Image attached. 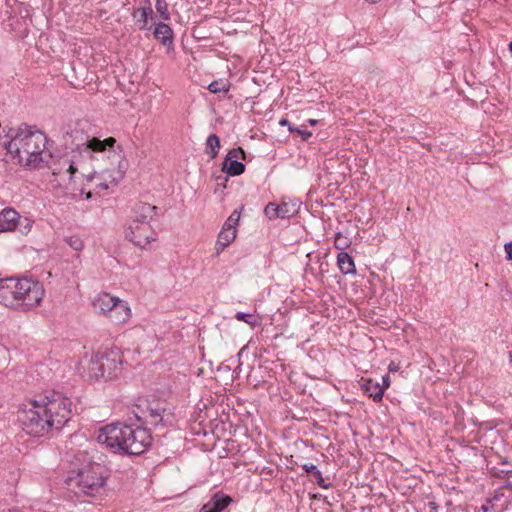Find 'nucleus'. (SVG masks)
I'll use <instances>...</instances> for the list:
<instances>
[{
    "instance_id": "1",
    "label": "nucleus",
    "mask_w": 512,
    "mask_h": 512,
    "mask_svg": "<svg viewBox=\"0 0 512 512\" xmlns=\"http://www.w3.org/2000/svg\"><path fill=\"white\" fill-rule=\"evenodd\" d=\"M72 415V401L59 392L40 395L23 404L18 420L23 431L33 437H43L59 431Z\"/></svg>"
},
{
    "instance_id": "2",
    "label": "nucleus",
    "mask_w": 512,
    "mask_h": 512,
    "mask_svg": "<svg viewBox=\"0 0 512 512\" xmlns=\"http://www.w3.org/2000/svg\"><path fill=\"white\" fill-rule=\"evenodd\" d=\"M46 146L45 134L26 124L11 135H0V147L11 155L15 163L29 168H40L47 163L51 155Z\"/></svg>"
},
{
    "instance_id": "3",
    "label": "nucleus",
    "mask_w": 512,
    "mask_h": 512,
    "mask_svg": "<svg viewBox=\"0 0 512 512\" xmlns=\"http://www.w3.org/2000/svg\"><path fill=\"white\" fill-rule=\"evenodd\" d=\"M96 440L114 453L130 455L142 454L152 443L147 429L120 422L101 427Z\"/></svg>"
},
{
    "instance_id": "4",
    "label": "nucleus",
    "mask_w": 512,
    "mask_h": 512,
    "mask_svg": "<svg viewBox=\"0 0 512 512\" xmlns=\"http://www.w3.org/2000/svg\"><path fill=\"white\" fill-rule=\"evenodd\" d=\"M43 285L32 279L9 277L0 279V303L20 311H28L42 301Z\"/></svg>"
},
{
    "instance_id": "5",
    "label": "nucleus",
    "mask_w": 512,
    "mask_h": 512,
    "mask_svg": "<svg viewBox=\"0 0 512 512\" xmlns=\"http://www.w3.org/2000/svg\"><path fill=\"white\" fill-rule=\"evenodd\" d=\"M116 139L108 137L104 140L99 138H87V140L78 144L75 149L72 150L70 158L61 159L58 164L53 168V174L62 176L68 175V179L71 180L76 173H80L82 176L85 175V166L92 159L93 153H108L122 151L120 146L115 148Z\"/></svg>"
},
{
    "instance_id": "6",
    "label": "nucleus",
    "mask_w": 512,
    "mask_h": 512,
    "mask_svg": "<svg viewBox=\"0 0 512 512\" xmlns=\"http://www.w3.org/2000/svg\"><path fill=\"white\" fill-rule=\"evenodd\" d=\"M107 478L108 471L103 464L87 460L84 456L81 466L70 472L66 482L80 493L95 496L104 488Z\"/></svg>"
},
{
    "instance_id": "7",
    "label": "nucleus",
    "mask_w": 512,
    "mask_h": 512,
    "mask_svg": "<svg viewBox=\"0 0 512 512\" xmlns=\"http://www.w3.org/2000/svg\"><path fill=\"white\" fill-rule=\"evenodd\" d=\"M33 226V220L21 216L14 208L7 207L0 211V233L18 231L27 235Z\"/></svg>"
},
{
    "instance_id": "8",
    "label": "nucleus",
    "mask_w": 512,
    "mask_h": 512,
    "mask_svg": "<svg viewBox=\"0 0 512 512\" xmlns=\"http://www.w3.org/2000/svg\"><path fill=\"white\" fill-rule=\"evenodd\" d=\"M125 237L135 246L145 249L157 239V233L147 221H132L125 231Z\"/></svg>"
},
{
    "instance_id": "9",
    "label": "nucleus",
    "mask_w": 512,
    "mask_h": 512,
    "mask_svg": "<svg viewBox=\"0 0 512 512\" xmlns=\"http://www.w3.org/2000/svg\"><path fill=\"white\" fill-rule=\"evenodd\" d=\"M100 362L103 364L105 377L109 378L122 364V352L118 347L104 348L98 350Z\"/></svg>"
},
{
    "instance_id": "10",
    "label": "nucleus",
    "mask_w": 512,
    "mask_h": 512,
    "mask_svg": "<svg viewBox=\"0 0 512 512\" xmlns=\"http://www.w3.org/2000/svg\"><path fill=\"white\" fill-rule=\"evenodd\" d=\"M299 203L296 201H282L280 204L270 202L264 209L265 215L269 219L290 218L298 212Z\"/></svg>"
},
{
    "instance_id": "11",
    "label": "nucleus",
    "mask_w": 512,
    "mask_h": 512,
    "mask_svg": "<svg viewBox=\"0 0 512 512\" xmlns=\"http://www.w3.org/2000/svg\"><path fill=\"white\" fill-rule=\"evenodd\" d=\"M361 387L364 393L371 397L374 402L382 401L385 387H382L378 381L371 378L363 379Z\"/></svg>"
},
{
    "instance_id": "12",
    "label": "nucleus",
    "mask_w": 512,
    "mask_h": 512,
    "mask_svg": "<svg viewBox=\"0 0 512 512\" xmlns=\"http://www.w3.org/2000/svg\"><path fill=\"white\" fill-rule=\"evenodd\" d=\"M119 298L111 296L109 293H101L92 301L95 310L101 313H110L115 307Z\"/></svg>"
},
{
    "instance_id": "13",
    "label": "nucleus",
    "mask_w": 512,
    "mask_h": 512,
    "mask_svg": "<svg viewBox=\"0 0 512 512\" xmlns=\"http://www.w3.org/2000/svg\"><path fill=\"white\" fill-rule=\"evenodd\" d=\"M98 351L91 354L87 363V374L90 379H106L105 371L103 370V364L100 362Z\"/></svg>"
},
{
    "instance_id": "14",
    "label": "nucleus",
    "mask_w": 512,
    "mask_h": 512,
    "mask_svg": "<svg viewBox=\"0 0 512 512\" xmlns=\"http://www.w3.org/2000/svg\"><path fill=\"white\" fill-rule=\"evenodd\" d=\"M231 501L229 496L217 493L203 506L201 512H222Z\"/></svg>"
},
{
    "instance_id": "15",
    "label": "nucleus",
    "mask_w": 512,
    "mask_h": 512,
    "mask_svg": "<svg viewBox=\"0 0 512 512\" xmlns=\"http://www.w3.org/2000/svg\"><path fill=\"white\" fill-rule=\"evenodd\" d=\"M131 316V310L127 303L118 299L115 307L110 312V318L115 323H125Z\"/></svg>"
},
{
    "instance_id": "16",
    "label": "nucleus",
    "mask_w": 512,
    "mask_h": 512,
    "mask_svg": "<svg viewBox=\"0 0 512 512\" xmlns=\"http://www.w3.org/2000/svg\"><path fill=\"white\" fill-rule=\"evenodd\" d=\"M154 37L164 46L173 44V31L168 24L157 23L154 28Z\"/></svg>"
},
{
    "instance_id": "17",
    "label": "nucleus",
    "mask_w": 512,
    "mask_h": 512,
    "mask_svg": "<svg viewBox=\"0 0 512 512\" xmlns=\"http://www.w3.org/2000/svg\"><path fill=\"white\" fill-rule=\"evenodd\" d=\"M236 233V229H232L230 227L223 225L220 233L218 234V239L216 242L217 253L224 250L234 241V239L236 238Z\"/></svg>"
},
{
    "instance_id": "18",
    "label": "nucleus",
    "mask_w": 512,
    "mask_h": 512,
    "mask_svg": "<svg viewBox=\"0 0 512 512\" xmlns=\"http://www.w3.org/2000/svg\"><path fill=\"white\" fill-rule=\"evenodd\" d=\"M157 207L148 203H141L136 207L135 218L132 221H150L156 215Z\"/></svg>"
},
{
    "instance_id": "19",
    "label": "nucleus",
    "mask_w": 512,
    "mask_h": 512,
    "mask_svg": "<svg viewBox=\"0 0 512 512\" xmlns=\"http://www.w3.org/2000/svg\"><path fill=\"white\" fill-rule=\"evenodd\" d=\"M337 264L343 274H356L353 258L346 252H340L337 256Z\"/></svg>"
},
{
    "instance_id": "20",
    "label": "nucleus",
    "mask_w": 512,
    "mask_h": 512,
    "mask_svg": "<svg viewBox=\"0 0 512 512\" xmlns=\"http://www.w3.org/2000/svg\"><path fill=\"white\" fill-rule=\"evenodd\" d=\"M223 170L230 176H238L245 170V165L238 160H225Z\"/></svg>"
},
{
    "instance_id": "21",
    "label": "nucleus",
    "mask_w": 512,
    "mask_h": 512,
    "mask_svg": "<svg viewBox=\"0 0 512 512\" xmlns=\"http://www.w3.org/2000/svg\"><path fill=\"white\" fill-rule=\"evenodd\" d=\"M220 148V140L217 135L211 134L208 136L206 140V154L210 156V158H215L218 154Z\"/></svg>"
},
{
    "instance_id": "22",
    "label": "nucleus",
    "mask_w": 512,
    "mask_h": 512,
    "mask_svg": "<svg viewBox=\"0 0 512 512\" xmlns=\"http://www.w3.org/2000/svg\"><path fill=\"white\" fill-rule=\"evenodd\" d=\"M140 13V17L137 19V23L139 24L140 30L148 29V19L152 18L153 10L150 6L141 7L137 10Z\"/></svg>"
},
{
    "instance_id": "23",
    "label": "nucleus",
    "mask_w": 512,
    "mask_h": 512,
    "mask_svg": "<svg viewBox=\"0 0 512 512\" xmlns=\"http://www.w3.org/2000/svg\"><path fill=\"white\" fill-rule=\"evenodd\" d=\"M229 88L230 83L228 82V80L223 79L215 80L211 82L208 86V90L214 94L227 93L229 91Z\"/></svg>"
},
{
    "instance_id": "24",
    "label": "nucleus",
    "mask_w": 512,
    "mask_h": 512,
    "mask_svg": "<svg viewBox=\"0 0 512 512\" xmlns=\"http://www.w3.org/2000/svg\"><path fill=\"white\" fill-rule=\"evenodd\" d=\"M235 318L238 321L247 323L252 328H255L260 325V320L257 317H255L253 314L237 312L235 314Z\"/></svg>"
},
{
    "instance_id": "25",
    "label": "nucleus",
    "mask_w": 512,
    "mask_h": 512,
    "mask_svg": "<svg viewBox=\"0 0 512 512\" xmlns=\"http://www.w3.org/2000/svg\"><path fill=\"white\" fill-rule=\"evenodd\" d=\"M147 413L148 414L145 417H146V421L149 424L158 426L162 423L163 416L161 415V413L158 409L150 408V409H148Z\"/></svg>"
},
{
    "instance_id": "26",
    "label": "nucleus",
    "mask_w": 512,
    "mask_h": 512,
    "mask_svg": "<svg viewBox=\"0 0 512 512\" xmlns=\"http://www.w3.org/2000/svg\"><path fill=\"white\" fill-rule=\"evenodd\" d=\"M155 8L163 20L167 21L170 19V13L166 0H156Z\"/></svg>"
},
{
    "instance_id": "27",
    "label": "nucleus",
    "mask_w": 512,
    "mask_h": 512,
    "mask_svg": "<svg viewBox=\"0 0 512 512\" xmlns=\"http://www.w3.org/2000/svg\"><path fill=\"white\" fill-rule=\"evenodd\" d=\"M65 242L75 251L80 252L84 248V243L79 236L72 235L65 238Z\"/></svg>"
},
{
    "instance_id": "28",
    "label": "nucleus",
    "mask_w": 512,
    "mask_h": 512,
    "mask_svg": "<svg viewBox=\"0 0 512 512\" xmlns=\"http://www.w3.org/2000/svg\"><path fill=\"white\" fill-rule=\"evenodd\" d=\"M240 214L236 210L231 213L228 219L224 222V226L236 229V225L239 221Z\"/></svg>"
},
{
    "instance_id": "29",
    "label": "nucleus",
    "mask_w": 512,
    "mask_h": 512,
    "mask_svg": "<svg viewBox=\"0 0 512 512\" xmlns=\"http://www.w3.org/2000/svg\"><path fill=\"white\" fill-rule=\"evenodd\" d=\"M245 152L242 150V148H234L231 149L225 160H238L239 158H244Z\"/></svg>"
},
{
    "instance_id": "30",
    "label": "nucleus",
    "mask_w": 512,
    "mask_h": 512,
    "mask_svg": "<svg viewBox=\"0 0 512 512\" xmlns=\"http://www.w3.org/2000/svg\"><path fill=\"white\" fill-rule=\"evenodd\" d=\"M334 245L339 250H344L348 246V241L341 233H337L334 240Z\"/></svg>"
},
{
    "instance_id": "31",
    "label": "nucleus",
    "mask_w": 512,
    "mask_h": 512,
    "mask_svg": "<svg viewBox=\"0 0 512 512\" xmlns=\"http://www.w3.org/2000/svg\"><path fill=\"white\" fill-rule=\"evenodd\" d=\"M289 131L297 133L304 141L308 140L312 135L311 132L297 127H289Z\"/></svg>"
},
{
    "instance_id": "32",
    "label": "nucleus",
    "mask_w": 512,
    "mask_h": 512,
    "mask_svg": "<svg viewBox=\"0 0 512 512\" xmlns=\"http://www.w3.org/2000/svg\"><path fill=\"white\" fill-rule=\"evenodd\" d=\"M314 478H315L316 483L318 484L319 487H321L323 489H328L329 488L330 484H328L325 481V479L322 476V473L319 470H315Z\"/></svg>"
},
{
    "instance_id": "33",
    "label": "nucleus",
    "mask_w": 512,
    "mask_h": 512,
    "mask_svg": "<svg viewBox=\"0 0 512 512\" xmlns=\"http://www.w3.org/2000/svg\"><path fill=\"white\" fill-rule=\"evenodd\" d=\"M302 469L305 470V472L315 475V470H318L317 467L312 463H305L302 465Z\"/></svg>"
},
{
    "instance_id": "34",
    "label": "nucleus",
    "mask_w": 512,
    "mask_h": 512,
    "mask_svg": "<svg viewBox=\"0 0 512 512\" xmlns=\"http://www.w3.org/2000/svg\"><path fill=\"white\" fill-rule=\"evenodd\" d=\"M382 382L383 384L381 385L382 387H385V390L390 386V378H389V375H384L382 377Z\"/></svg>"
},
{
    "instance_id": "35",
    "label": "nucleus",
    "mask_w": 512,
    "mask_h": 512,
    "mask_svg": "<svg viewBox=\"0 0 512 512\" xmlns=\"http://www.w3.org/2000/svg\"><path fill=\"white\" fill-rule=\"evenodd\" d=\"M505 250L509 259H512V243H508L505 245Z\"/></svg>"
},
{
    "instance_id": "36",
    "label": "nucleus",
    "mask_w": 512,
    "mask_h": 512,
    "mask_svg": "<svg viewBox=\"0 0 512 512\" xmlns=\"http://www.w3.org/2000/svg\"><path fill=\"white\" fill-rule=\"evenodd\" d=\"M279 124H280L281 126H287L288 128H289V127H292V126H291V124H290V122L288 121V119H285V118L281 119V120L279 121Z\"/></svg>"
},
{
    "instance_id": "37",
    "label": "nucleus",
    "mask_w": 512,
    "mask_h": 512,
    "mask_svg": "<svg viewBox=\"0 0 512 512\" xmlns=\"http://www.w3.org/2000/svg\"><path fill=\"white\" fill-rule=\"evenodd\" d=\"M119 169H120V177L122 178L126 171V166L123 165L121 162L119 163Z\"/></svg>"
},
{
    "instance_id": "38",
    "label": "nucleus",
    "mask_w": 512,
    "mask_h": 512,
    "mask_svg": "<svg viewBox=\"0 0 512 512\" xmlns=\"http://www.w3.org/2000/svg\"><path fill=\"white\" fill-rule=\"evenodd\" d=\"M366 1L371 4H376V3L380 2L381 0H366Z\"/></svg>"
},
{
    "instance_id": "39",
    "label": "nucleus",
    "mask_w": 512,
    "mask_h": 512,
    "mask_svg": "<svg viewBox=\"0 0 512 512\" xmlns=\"http://www.w3.org/2000/svg\"><path fill=\"white\" fill-rule=\"evenodd\" d=\"M396 367L393 364L389 365V371H395Z\"/></svg>"
},
{
    "instance_id": "40",
    "label": "nucleus",
    "mask_w": 512,
    "mask_h": 512,
    "mask_svg": "<svg viewBox=\"0 0 512 512\" xmlns=\"http://www.w3.org/2000/svg\"><path fill=\"white\" fill-rule=\"evenodd\" d=\"M508 47H509V51L512 53V41L509 43Z\"/></svg>"
},
{
    "instance_id": "41",
    "label": "nucleus",
    "mask_w": 512,
    "mask_h": 512,
    "mask_svg": "<svg viewBox=\"0 0 512 512\" xmlns=\"http://www.w3.org/2000/svg\"><path fill=\"white\" fill-rule=\"evenodd\" d=\"M91 197H92L91 192H88V193L86 194V198H87V199H89V198H91Z\"/></svg>"
},
{
    "instance_id": "42",
    "label": "nucleus",
    "mask_w": 512,
    "mask_h": 512,
    "mask_svg": "<svg viewBox=\"0 0 512 512\" xmlns=\"http://www.w3.org/2000/svg\"><path fill=\"white\" fill-rule=\"evenodd\" d=\"M309 122H310L312 125H315L317 121H316V120H312V119H311V120H309Z\"/></svg>"
},
{
    "instance_id": "43",
    "label": "nucleus",
    "mask_w": 512,
    "mask_h": 512,
    "mask_svg": "<svg viewBox=\"0 0 512 512\" xmlns=\"http://www.w3.org/2000/svg\"><path fill=\"white\" fill-rule=\"evenodd\" d=\"M510 361L512 362V351L510 352Z\"/></svg>"
}]
</instances>
